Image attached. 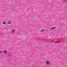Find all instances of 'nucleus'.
Listing matches in <instances>:
<instances>
[{"label":"nucleus","mask_w":67,"mask_h":67,"mask_svg":"<svg viewBox=\"0 0 67 67\" xmlns=\"http://www.w3.org/2000/svg\"><path fill=\"white\" fill-rule=\"evenodd\" d=\"M56 29V27H52L50 28V30H54V29Z\"/></svg>","instance_id":"f257e3e1"},{"label":"nucleus","mask_w":67,"mask_h":67,"mask_svg":"<svg viewBox=\"0 0 67 67\" xmlns=\"http://www.w3.org/2000/svg\"><path fill=\"white\" fill-rule=\"evenodd\" d=\"M46 64H47V65H49V62L48 61H47L46 62Z\"/></svg>","instance_id":"f03ea898"},{"label":"nucleus","mask_w":67,"mask_h":67,"mask_svg":"<svg viewBox=\"0 0 67 67\" xmlns=\"http://www.w3.org/2000/svg\"><path fill=\"white\" fill-rule=\"evenodd\" d=\"M60 41H55L54 42L55 43H59Z\"/></svg>","instance_id":"7ed1b4c3"},{"label":"nucleus","mask_w":67,"mask_h":67,"mask_svg":"<svg viewBox=\"0 0 67 67\" xmlns=\"http://www.w3.org/2000/svg\"><path fill=\"white\" fill-rule=\"evenodd\" d=\"M4 54H7V52L6 51H4Z\"/></svg>","instance_id":"20e7f679"},{"label":"nucleus","mask_w":67,"mask_h":67,"mask_svg":"<svg viewBox=\"0 0 67 67\" xmlns=\"http://www.w3.org/2000/svg\"><path fill=\"white\" fill-rule=\"evenodd\" d=\"M3 24H6V23L5 21H4L3 22Z\"/></svg>","instance_id":"39448f33"},{"label":"nucleus","mask_w":67,"mask_h":67,"mask_svg":"<svg viewBox=\"0 0 67 67\" xmlns=\"http://www.w3.org/2000/svg\"><path fill=\"white\" fill-rule=\"evenodd\" d=\"M7 23H8V24H11V21H9Z\"/></svg>","instance_id":"423d86ee"},{"label":"nucleus","mask_w":67,"mask_h":67,"mask_svg":"<svg viewBox=\"0 0 67 67\" xmlns=\"http://www.w3.org/2000/svg\"><path fill=\"white\" fill-rule=\"evenodd\" d=\"M44 29H43L41 30V32H44Z\"/></svg>","instance_id":"0eeeda50"},{"label":"nucleus","mask_w":67,"mask_h":67,"mask_svg":"<svg viewBox=\"0 0 67 67\" xmlns=\"http://www.w3.org/2000/svg\"><path fill=\"white\" fill-rule=\"evenodd\" d=\"M63 1L64 2H67V0H64Z\"/></svg>","instance_id":"6e6552de"},{"label":"nucleus","mask_w":67,"mask_h":67,"mask_svg":"<svg viewBox=\"0 0 67 67\" xmlns=\"http://www.w3.org/2000/svg\"><path fill=\"white\" fill-rule=\"evenodd\" d=\"M14 30H12V33H13V32H14Z\"/></svg>","instance_id":"1a4fd4ad"},{"label":"nucleus","mask_w":67,"mask_h":67,"mask_svg":"<svg viewBox=\"0 0 67 67\" xmlns=\"http://www.w3.org/2000/svg\"><path fill=\"white\" fill-rule=\"evenodd\" d=\"M1 53H2V51H0V54H1Z\"/></svg>","instance_id":"9d476101"}]
</instances>
